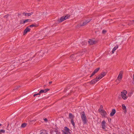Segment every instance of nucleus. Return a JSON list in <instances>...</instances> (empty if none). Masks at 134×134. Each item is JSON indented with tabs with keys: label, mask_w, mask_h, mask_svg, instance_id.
<instances>
[{
	"label": "nucleus",
	"mask_w": 134,
	"mask_h": 134,
	"mask_svg": "<svg viewBox=\"0 0 134 134\" xmlns=\"http://www.w3.org/2000/svg\"><path fill=\"white\" fill-rule=\"evenodd\" d=\"M81 114L82 120L83 123L84 124H85L87 122V121L85 112L84 111H82L81 113Z\"/></svg>",
	"instance_id": "1"
},
{
	"label": "nucleus",
	"mask_w": 134,
	"mask_h": 134,
	"mask_svg": "<svg viewBox=\"0 0 134 134\" xmlns=\"http://www.w3.org/2000/svg\"><path fill=\"white\" fill-rule=\"evenodd\" d=\"M63 133L65 134H71L70 130L67 127H65L64 130H62Z\"/></svg>",
	"instance_id": "2"
},
{
	"label": "nucleus",
	"mask_w": 134,
	"mask_h": 134,
	"mask_svg": "<svg viewBox=\"0 0 134 134\" xmlns=\"http://www.w3.org/2000/svg\"><path fill=\"white\" fill-rule=\"evenodd\" d=\"M99 111L100 113L101 114L102 116L104 117H106L107 113L104 110L100 109H99Z\"/></svg>",
	"instance_id": "3"
},
{
	"label": "nucleus",
	"mask_w": 134,
	"mask_h": 134,
	"mask_svg": "<svg viewBox=\"0 0 134 134\" xmlns=\"http://www.w3.org/2000/svg\"><path fill=\"white\" fill-rule=\"evenodd\" d=\"M127 93V91L126 90H124L123 92H121V96L122 98L124 100L127 99V97H126V94Z\"/></svg>",
	"instance_id": "4"
},
{
	"label": "nucleus",
	"mask_w": 134,
	"mask_h": 134,
	"mask_svg": "<svg viewBox=\"0 0 134 134\" xmlns=\"http://www.w3.org/2000/svg\"><path fill=\"white\" fill-rule=\"evenodd\" d=\"M91 20V19H89L85 21H84L83 22L82 24L81 23L79 24V26H84L86 25L87 23L89 22Z\"/></svg>",
	"instance_id": "5"
},
{
	"label": "nucleus",
	"mask_w": 134,
	"mask_h": 134,
	"mask_svg": "<svg viewBox=\"0 0 134 134\" xmlns=\"http://www.w3.org/2000/svg\"><path fill=\"white\" fill-rule=\"evenodd\" d=\"M106 72H102L99 75V77H98V79L99 80L100 79L102 78L104 76L106 75Z\"/></svg>",
	"instance_id": "6"
},
{
	"label": "nucleus",
	"mask_w": 134,
	"mask_h": 134,
	"mask_svg": "<svg viewBox=\"0 0 134 134\" xmlns=\"http://www.w3.org/2000/svg\"><path fill=\"white\" fill-rule=\"evenodd\" d=\"M30 30V29L29 28V27L27 26L24 30V32L23 35H25L28 32H29Z\"/></svg>",
	"instance_id": "7"
},
{
	"label": "nucleus",
	"mask_w": 134,
	"mask_h": 134,
	"mask_svg": "<svg viewBox=\"0 0 134 134\" xmlns=\"http://www.w3.org/2000/svg\"><path fill=\"white\" fill-rule=\"evenodd\" d=\"M66 17H65L64 16H62V17H61L59 20H58V21L59 22H61L64 21V20H66Z\"/></svg>",
	"instance_id": "8"
},
{
	"label": "nucleus",
	"mask_w": 134,
	"mask_h": 134,
	"mask_svg": "<svg viewBox=\"0 0 134 134\" xmlns=\"http://www.w3.org/2000/svg\"><path fill=\"white\" fill-rule=\"evenodd\" d=\"M121 73L122 71H121L120 72V74L119 75L118 77V80H119V81H120L121 80L122 78V75Z\"/></svg>",
	"instance_id": "9"
},
{
	"label": "nucleus",
	"mask_w": 134,
	"mask_h": 134,
	"mask_svg": "<svg viewBox=\"0 0 134 134\" xmlns=\"http://www.w3.org/2000/svg\"><path fill=\"white\" fill-rule=\"evenodd\" d=\"M87 44V42L85 41H84L81 43L80 45L81 46H82V47H84Z\"/></svg>",
	"instance_id": "10"
},
{
	"label": "nucleus",
	"mask_w": 134,
	"mask_h": 134,
	"mask_svg": "<svg viewBox=\"0 0 134 134\" xmlns=\"http://www.w3.org/2000/svg\"><path fill=\"white\" fill-rule=\"evenodd\" d=\"M105 122L104 120H103L101 123L102 127L103 129H105Z\"/></svg>",
	"instance_id": "11"
},
{
	"label": "nucleus",
	"mask_w": 134,
	"mask_h": 134,
	"mask_svg": "<svg viewBox=\"0 0 134 134\" xmlns=\"http://www.w3.org/2000/svg\"><path fill=\"white\" fill-rule=\"evenodd\" d=\"M116 113V110L115 109H113L112 110V111L110 114V115L111 116H113Z\"/></svg>",
	"instance_id": "12"
},
{
	"label": "nucleus",
	"mask_w": 134,
	"mask_h": 134,
	"mask_svg": "<svg viewBox=\"0 0 134 134\" xmlns=\"http://www.w3.org/2000/svg\"><path fill=\"white\" fill-rule=\"evenodd\" d=\"M41 131L40 134H48L47 131L45 130H42Z\"/></svg>",
	"instance_id": "13"
},
{
	"label": "nucleus",
	"mask_w": 134,
	"mask_h": 134,
	"mask_svg": "<svg viewBox=\"0 0 134 134\" xmlns=\"http://www.w3.org/2000/svg\"><path fill=\"white\" fill-rule=\"evenodd\" d=\"M100 69L99 68H98L96 69L93 72V76L95 74L97 73L98 71H99Z\"/></svg>",
	"instance_id": "14"
},
{
	"label": "nucleus",
	"mask_w": 134,
	"mask_h": 134,
	"mask_svg": "<svg viewBox=\"0 0 134 134\" xmlns=\"http://www.w3.org/2000/svg\"><path fill=\"white\" fill-rule=\"evenodd\" d=\"M32 20L30 19H27L23 21V24H25L26 23L29 22L31 21Z\"/></svg>",
	"instance_id": "15"
},
{
	"label": "nucleus",
	"mask_w": 134,
	"mask_h": 134,
	"mask_svg": "<svg viewBox=\"0 0 134 134\" xmlns=\"http://www.w3.org/2000/svg\"><path fill=\"white\" fill-rule=\"evenodd\" d=\"M122 109L124 110L125 113H126L127 111L126 106L123 104L122 105Z\"/></svg>",
	"instance_id": "16"
},
{
	"label": "nucleus",
	"mask_w": 134,
	"mask_h": 134,
	"mask_svg": "<svg viewBox=\"0 0 134 134\" xmlns=\"http://www.w3.org/2000/svg\"><path fill=\"white\" fill-rule=\"evenodd\" d=\"M69 118L71 119H72L74 118V116L71 113H70L69 114Z\"/></svg>",
	"instance_id": "17"
},
{
	"label": "nucleus",
	"mask_w": 134,
	"mask_h": 134,
	"mask_svg": "<svg viewBox=\"0 0 134 134\" xmlns=\"http://www.w3.org/2000/svg\"><path fill=\"white\" fill-rule=\"evenodd\" d=\"M77 56H78V55H76V54H75V55L72 54V55H71V56L70 57V58H73V59H72V60H74V58H75V57H77Z\"/></svg>",
	"instance_id": "18"
},
{
	"label": "nucleus",
	"mask_w": 134,
	"mask_h": 134,
	"mask_svg": "<svg viewBox=\"0 0 134 134\" xmlns=\"http://www.w3.org/2000/svg\"><path fill=\"white\" fill-rule=\"evenodd\" d=\"M118 46H115L113 49L112 51V53L113 54L114 53V51L116 50V49L118 48Z\"/></svg>",
	"instance_id": "19"
},
{
	"label": "nucleus",
	"mask_w": 134,
	"mask_h": 134,
	"mask_svg": "<svg viewBox=\"0 0 134 134\" xmlns=\"http://www.w3.org/2000/svg\"><path fill=\"white\" fill-rule=\"evenodd\" d=\"M99 80H98V79L97 77L96 79L93 80V84L95 83V82L98 81Z\"/></svg>",
	"instance_id": "20"
},
{
	"label": "nucleus",
	"mask_w": 134,
	"mask_h": 134,
	"mask_svg": "<svg viewBox=\"0 0 134 134\" xmlns=\"http://www.w3.org/2000/svg\"><path fill=\"white\" fill-rule=\"evenodd\" d=\"M88 42L90 45H92V39H90L88 41Z\"/></svg>",
	"instance_id": "21"
},
{
	"label": "nucleus",
	"mask_w": 134,
	"mask_h": 134,
	"mask_svg": "<svg viewBox=\"0 0 134 134\" xmlns=\"http://www.w3.org/2000/svg\"><path fill=\"white\" fill-rule=\"evenodd\" d=\"M84 53L85 52H84L83 51L81 52V53L80 52H79L77 53V54H78V56L79 55H82L84 54Z\"/></svg>",
	"instance_id": "22"
},
{
	"label": "nucleus",
	"mask_w": 134,
	"mask_h": 134,
	"mask_svg": "<svg viewBox=\"0 0 134 134\" xmlns=\"http://www.w3.org/2000/svg\"><path fill=\"white\" fill-rule=\"evenodd\" d=\"M26 124L25 123H24L22 124H21V127H24L26 126Z\"/></svg>",
	"instance_id": "23"
},
{
	"label": "nucleus",
	"mask_w": 134,
	"mask_h": 134,
	"mask_svg": "<svg viewBox=\"0 0 134 134\" xmlns=\"http://www.w3.org/2000/svg\"><path fill=\"white\" fill-rule=\"evenodd\" d=\"M44 90H41L39 92V93L40 94L42 93H46L45 92Z\"/></svg>",
	"instance_id": "24"
},
{
	"label": "nucleus",
	"mask_w": 134,
	"mask_h": 134,
	"mask_svg": "<svg viewBox=\"0 0 134 134\" xmlns=\"http://www.w3.org/2000/svg\"><path fill=\"white\" fill-rule=\"evenodd\" d=\"M58 131L56 130V131H53L52 133V134H57Z\"/></svg>",
	"instance_id": "25"
},
{
	"label": "nucleus",
	"mask_w": 134,
	"mask_h": 134,
	"mask_svg": "<svg viewBox=\"0 0 134 134\" xmlns=\"http://www.w3.org/2000/svg\"><path fill=\"white\" fill-rule=\"evenodd\" d=\"M5 132V130H0V134L2 133H4Z\"/></svg>",
	"instance_id": "26"
},
{
	"label": "nucleus",
	"mask_w": 134,
	"mask_h": 134,
	"mask_svg": "<svg viewBox=\"0 0 134 134\" xmlns=\"http://www.w3.org/2000/svg\"><path fill=\"white\" fill-rule=\"evenodd\" d=\"M97 43V41L95 40H93V44H95Z\"/></svg>",
	"instance_id": "27"
},
{
	"label": "nucleus",
	"mask_w": 134,
	"mask_h": 134,
	"mask_svg": "<svg viewBox=\"0 0 134 134\" xmlns=\"http://www.w3.org/2000/svg\"><path fill=\"white\" fill-rule=\"evenodd\" d=\"M71 122L73 126H74L75 125V123L73 119L71 120Z\"/></svg>",
	"instance_id": "28"
},
{
	"label": "nucleus",
	"mask_w": 134,
	"mask_h": 134,
	"mask_svg": "<svg viewBox=\"0 0 134 134\" xmlns=\"http://www.w3.org/2000/svg\"><path fill=\"white\" fill-rule=\"evenodd\" d=\"M36 26V25L34 24H32L28 26V27H29V28L30 27H35Z\"/></svg>",
	"instance_id": "29"
},
{
	"label": "nucleus",
	"mask_w": 134,
	"mask_h": 134,
	"mask_svg": "<svg viewBox=\"0 0 134 134\" xmlns=\"http://www.w3.org/2000/svg\"><path fill=\"white\" fill-rule=\"evenodd\" d=\"M70 16V15H69L68 14L66 16H65V17H66V19L68 18H69Z\"/></svg>",
	"instance_id": "30"
},
{
	"label": "nucleus",
	"mask_w": 134,
	"mask_h": 134,
	"mask_svg": "<svg viewBox=\"0 0 134 134\" xmlns=\"http://www.w3.org/2000/svg\"><path fill=\"white\" fill-rule=\"evenodd\" d=\"M40 94L39 93L37 94H35L34 95V97L36 96L40 95Z\"/></svg>",
	"instance_id": "31"
},
{
	"label": "nucleus",
	"mask_w": 134,
	"mask_h": 134,
	"mask_svg": "<svg viewBox=\"0 0 134 134\" xmlns=\"http://www.w3.org/2000/svg\"><path fill=\"white\" fill-rule=\"evenodd\" d=\"M106 32H107V31H106V30H103L102 31V33L103 34H105V33Z\"/></svg>",
	"instance_id": "32"
},
{
	"label": "nucleus",
	"mask_w": 134,
	"mask_h": 134,
	"mask_svg": "<svg viewBox=\"0 0 134 134\" xmlns=\"http://www.w3.org/2000/svg\"><path fill=\"white\" fill-rule=\"evenodd\" d=\"M27 13H23V15L26 16H27Z\"/></svg>",
	"instance_id": "33"
},
{
	"label": "nucleus",
	"mask_w": 134,
	"mask_h": 134,
	"mask_svg": "<svg viewBox=\"0 0 134 134\" xmlns=\"http://www.w3.org/2000/svg\"><path fill=\"white\" fill-rule=\"evenodd\" d=\"M134 24V20H132V21H130V24Z\"/></svg>",
	"instance_id": "34"
},
{
	"label": "nucleus",
	"mask_w": 134,
	"mask_h": 134,
	"mask_svg": "<svg viewBox=\"0 0 134 134\" xmlns=\"http://www.w3.org/2000/svg\"><path fill=\"white\" fill-rule=\"evenodd\" d=\"M43 119L44 120V121L46 122L48 121V120L46 118H44Z\"/></svg>",
	"instance_id": "35"
},
{
	"label": "nucleus",
	"mask_w": 134,
	"mask_h": 134,
	"mask_svg": "<svg viewBox=\"0 0 134 134\" xmlns=\"http://www.w3.org/2000/svg\"><path fill=\"white\" fill-rule=\"evenodd\" d=\"M45 90V92H47L49 90V89H44Z\"/></svg>",
	"instance_id": "36"
},
{
	"label": "nucleus",
	"mask_w": 134,
	"mask_h": 134,
	"mask_svg": "<svg viewBox=\"0 0 134 134\" xmlns=\"http://www.w3.org/2000/svg\"><path fill=\"white\" fill-rule=\"evenodd\" d=\"M31 15H30V13H27V16H30Z\"/></svg>",
	"instance_id": "37"
},
{
	"label": "nucleus",
	"mask_w": 134,
	"mask_h": 134,
	"mask_svg": "<svg viewBox=\"0 0 134 134\" xmlns=\"http://www.w3.org/2000/svg\"><path fill=\"white\" fill-rule=\"evenodd\" d=\"M30 13V15H32L33 13V12H31Z\"/></svg>",
	"instance_id": "38"
},
{
	"label": "nucleus",
	"mask_w": 134,
	"mask_h": 134,
	"mask_svg": "<svg viewBox=\"0 0 134 134\" xmlns=\"http://www.w3.org/2000/svg\"><path fill=\"white\" fill-rule=\"evenodd\" d=\"M20 87V86H17L16 88V89Z\"/></svg>",
	"instance_id": "39"
},
{
	"label": "nucleus",
	"mask_w": 134,
	"mask_h": 134,
	"mask_svg": "<svg viewBox=\"0 0 134 134\" xmlns=\"http://www.w3.org/2000/svg\"><path fill=\"white\" fill-rule=\"evenodd\" d=\"M108 120L110 122L111 121V119H108Z\"/></svg>",
	"instance_id": "40"
},
{
	"label": "nucleus",
	"mask_w": 134,
	"mask_h": 134,
	"mask_svg": "<svg viewBox=\"0 0 134 134\" xmlns=\"http://www.w3.org/2000/svg\"><path fill=\"white\" fill-rule=\"evenodd\" d=\"M52 83V81L49 82V84H51Z\"/></svg>",
	"instance_id": "41"
},
{
	"label": "nucleus",
	"mask_w": 134,
	"mask_h": 134,
	"mask_svg": "<svg viewBox=\"0 0 134 134\" xmlns=\"http://www.w3.org/2000/svg\"><path fill=\"white\" fill-rule=\"evenodd\" d=\"M92 74L91 75V76H90V77H92Z\"/></svg>",
	"instance_id": "42"
},
{
	"label": "nucleus",
	"mask_w": 134,
	"mask_h": 134,
	"mask_svg": "<svg viewBox=\"0 0 134 134\" xmlns=\"http://www.w3.org/2000/svg\"><path fill=\"white\" fill-rule=\"evenodd\" d=\"M92 80L91 81V82H90V83H91V84L92 83Z\"/></svg>",
	"instance_id": "43"
},
{
	"label": "nucleus",
	"mask_w": 134,
	"mask_h": 134,
	"mask_svg": "<svg viewBox=\"0 0 134 134\" xmlns=\"http://www.w3.org/2000/svg\"><path fill=\"white\" fill-rule=\"evenodd\" d=\"M20 24H23V23H22V22H20Z\"/></svg>",
	"instance_id": "44"
},
{
	"label": "nucleus",
	"mask_w": 134,
	"mask_h": 134,
	"mask_svg": "<svg viewBox=\"0 0 134 134\" xmlns=\"http://www.w3.org/2000/svg\"><path fill=\"white\" fill-rule=\"evenodd\" d=\"M34 56H33L32 57H31V58H33L34 57Z\"/></svg>",
	"instance_id": "45"
},
{
	"label": "nucleus",
	"mask_w": 134,
	"mask_h": 134,
	"mask_svg": "<svg viewBox=\"0 0 134 134\" xmlns=\"http://www.w3.org/2000/svg\"><path fill=\"white\" fill-rule=\"evenodd\" d=\"M2 125V124H0V127Z\"/></svg>",
	"instance_id": "46"
},
{
	"label": "nucleus",
	"mask_w": 134,
	"mask_h": 134,
	"mask_svg": "<svg viewBox=\"0 0 134 134\" xmlns=\"http://www.w3.org/2000/svg\"><path fill=\"white\" fill-rule=\"evenodd\" d=\"M100 107H103L102 105H101Z\"/></svg>",
	"instance_id": "47"
},
{
	"label": "nucleus",
	"mask_w": 134,
	"mask_h": 134,
	"mask_svg": "<svg viewBox=\"0 0 134 134\" xmlns=\"http://www.w3.org/2000/svg\"><path fill=\"white\" fill-rule=\"evenodd\" d=\"M130 94H130V95H131V94H132V93H131Z\"/></svg>",
	"instance_id": "48"
},
{
	"label": "nucleus",
	"mask_w": 134,
	"mask_h": 134,
	"mask_svg": "<svg viewBox=\"0 0 134 134\" xmlns=\"http://www.w3.org/2000/svg\"><path fill=\"white\" fill-rule=\"evenodd\" d=\"M9 126V124H8V126H7V127L8 126Z\"/></svg>",
	"instance_id": "49"
},
{
	"label": "nucleus",
	"mask_w": 134,
	"mask_h": 134,
	"mask_svg": "<svg viewBox=\"0 0 134 134\" xmlns=\"http://www.w3.org/2000/svg\"><path fill=\"white\" fill-rule=\"evenodd\" d=\"M30 55L29 54V56Z\"/></svg>",
	"instance_id": "50"
},
{
	"label": "nucleus",
	"mask_w": 134,
	"mask_h": 134,
	"mask_svg": "<svg viewBox=\"0 0 134 134\" xmlns=\"http://www.w3.org/2000/svg\"><path fill=\"white\" fill-rule=\"evenodd\" d=\"M113 134H115V133H113Z\"/></svg>",
	"instance_id": "51"
}]
</instances>
